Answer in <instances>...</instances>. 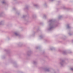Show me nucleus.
Instances as JSON below:
<instances>
[{"label":"nucleus","instance_id":"1","mask_svg":"<svg viewBox=\"0 0 73 73\" xmlns=\"http://www.w3.org/2000/svg\"><path fill=\"white\" fill-rule=\"evenodd\" d=\"M71 70H72V69L71 68Z\"/></svg>","mask_w":73,"mask_h":73}]
</instances>
